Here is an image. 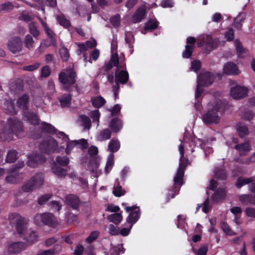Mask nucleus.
I'll list each match as a JSON object with an SVG mask.
<instances>
[{
	"label": "nucleus",
	"mask_w": 255,
	"mask_h": 255,
	"mask_svg": "<svg viewBox=\"0 0 255 255\" xmlns=\"http://www.w3.org/2000/svg\"><path fill=\"white\" fill-rule=\"evenodd\" d=\"M9 224L15 229L17 233L22 236V239L28 245H31L38 241V236L35 231H27V221L21 215L16 213L9 215Z\"/></svg>",
	"instance_id": "1"
},
{
	"label": "nucleus",
	"mask_w": 255,
	"mask_h": 255,
	"mask_svg": "<svg viewBox=\"0 0 255 255\" xmlns=\"http://www.w3.org/2000/svg\"><path fill=\"white\" fill-rule=\"evenodd\" d=\"M9 128L5 126L4 122H0V139L9 142L12 140L14 135L17 137L23 136V126L22 123L16 119H9L7 122Z\"/></svg>",
	"instance_id": "2"
},
{
	"label": "nucleus",
	"mask_w": 255,
	"mask_h": 255,
	"mask_svg": "<svg viewBox=\"0 0 255 255\" xmlns=\"http://www.w3.org/2000/svg\"><path fill=\"white\" fill-rule=\"evenodd\" d=\"M76 73L72 69L61 72L59 75V81L62 84L65 90L71 92L75 89L78 93L83 92V87L78 84L74 86L76 82Z\"/></svg>",
	"instance_id": "3"
},
{
	"label": "nucleus",
	"mask_w": 255,
	"mask_h": 255,
	"mask_svg": "<svg viewBox=\"0 0 255 255\" xmlns=\"http://www.w3.org/2000/svg\"><path fill=\"white\" fill-rule=\"evenodd\" d=\"M226 107L225 103L221 100H217L215 105L211 110H208L203 116V122L207 124L211 125L217 124L219 122L220 118L218 113H223Z\"/></svg>",
	"instance_id": "4"
},
{
	"label": "nucleus",
	"mask_w": 255,
	"mask_h": 255,
	"mask_svg": "<svg viewBox=\"0 0 255 255\" xmlns=\"http://www.w3.org/2000/svg\"><path fill=\"white\" fill-rule=\"evenodd\" d=\"M215 78L214 75L209 72H202L198 76L195 95L196 99L197 100L203 93L204 89L202 87L211 85L214 81Z\"/></svg>",
	"instance_id": "5"
},
{
	"label": "nucleus",
	"mask_w": 255,
	"mask_h": 255,
	"mask_svg": "<svg viewBox=\"0 0 255 255\" xmlns=\"http://www.w3.org/2000/svg\"><path fill=\"white\" fill-rule=\"evenodd\" d=\"M43 181V175L41 173H36L24 182L21 187V190L24 192H31L39 188L42 185Z\"/></svg>",
	"instance_id": "6"
},
{
	"label": "nucleus",
	"mask_w": 255,
	"mask_h": 255,
	"mask_svg": "<svg viewBox=\"0 0 255 255\" xmlns=\"http://www.w3.org/2000/svg\"><path fill=\"white\" fill-rule=\"evenodd\" d=\"M33 220L34 223L39 226L46 225L55 228L58 224V222L54 215L49 212L36 214Z\"/></svg>",
	"instance_id": "7"
},
{
	"label": "nucleus",
	"mask_w": 255,
	"mask_h": 255,
	"mask_svg": "<svg viewBox=\"0 0 255 255\" xmlns=\"http://www.w3.org/2000/svg\"><path fill=\"white\" fill-rule=\"evenodd\" d=\"M179 151L180 154V160L181 162L179 163V166L176 174V176L174 177V185L173 188L175 190V192L178 191L180 188V186L183 184V177L184 174V170L186 167V165L181 162L182 158L184 156V147L182 144H180L179 146Z\"/></svg>",
	"instance_id": "8"
},
{
	"label": "nucleus",
	"mask_w": 255,
	"mask_h": 255,
	"mask_svg": "<svg viewBox=\"0 0 255 255\" xmlns=\"http://www.w3.org/2000/svg\"><path fill=\"white\" fill-rule=\"evenodd\" d=\"M58 143L52 137H49L43 140L39 145V149L41 152L50 154L57 151Z\"/></svg>",
	"instance_id": "9"
},
{
	"label": "nucleus",
	"mask_w": 255,
	"mask_h": 255,
	"mask_svg": "<svg viewBox=\"0 0 255 255\" xmlns=\"http://www.w3.org/2000/svg\"><path fill=\"white\" fill-rule=\"evenodd\" d=\"M67 143V147L66 152L67 154L70 153L71 150L74 147L77 146L80 149H85L88 147V142L87 140L84 138L79 140H74L69 141V139L67 140L63 139Z\"/></svg>",
	"instance_id": "10"
},
{
	"label": "nucleus",
	"mask_w": 255,
	"mask_h": 255,
	"mask_svg": "<svg viewBox=\"0 0 255 255\" xmlns=\"http://www.w3.org/2000/svg\"><path fill=\"white\" fill-rule=\"evenodd\" d=\"M42 130L49 133L55 134L59 138H61L66 141L68 139V135L64 132L58 131L52 125L45 122L41 123Z\"/></svg>",
	"instance_id": "11"
},
{
	"label": "nucleus",
	"mask_w": 255,
	"mask_h": 255,
	"mask_svg": "<svg viewBox=\"0 0 255 255\" xmlns=\"http://www.w3.org/2000/svg\"><path fill=\"white\" fill-rule=\"evenodd\" d=\"M7 46L9 50L13 53H19L22 48V40L19 36L12 37L9 40Z\"/></svg>",
	"instance_id": "12"
},
{
	"label": "nucleus",
	"mask_w": 255,
	"mask_h": 255,
	"mask_svg": "<svg viewBox=\"0 0 255 255\" xmlns=\"http://www.w3.org/2000/svg\"><path fill=\"white\" fill-rule=\"evenodd\" d=\"M125 68H117L115 72L116 83L125 84L127 83L129 75L128 72L125 70Z\"/></svg>",
	"instance_id": "13"
},
{
	"label": "nucleus",
	"mask_w": 255,
	"mask_h": 255,
	"mask_svg": "<svg viewBox=\"0 0 255 255\" xmlns=\"http://www.w3.org/2000/svg\"><path fill=\"white\" fill-rule=\"evenodd\" d=\"M26 248V244L22 242H17L9 244L6 246V250L9 254H18Z\"/></svg>",
	"instance_id": "14"
},
{
	"label": "nucleus",
	"mask_w": 255,
	"mask_h": 255,
	"mask_svg": "<svg viewBox=\"0 0 255 255\" xmlns=\"http://www.w3.org/2000/svg\"><path fill=\"white\" fill-rule=\"evenodd\" d=\"M247 89L245 87L237 86L231 90V95L235 99H240L247 96Z\"/></svg>",
	"instance_id": "15"
},
{
	"label": "nucleus",
	"mask_w": 255,
	"mask_h": 255,
	"mask_svg": "<svg viewBox=\"0 0 255 255\" xmlns=\"http://www.w3.org/2000/svg\"><path fill=\"white\" fill-rule=\"evenodd\" d=\"M66 204L74 210H78L80 206V200L77 196L73 194L68 195L65 197Z\"/></svg>",
	"instance_id": "16"
},
{
	"label": "nucleus",
	"mask_w": 255,
	"mask_h": 255,
	"mask_svg": "<svg viewBox=\"0 0 255 255\" xmlns=\"http://www.w3.org/2000/svg\"><path fill=\"white\" fill-rule=\"evenodd\" d=\"M223 72L227 75H238L240 71L235 63L229 62L224 65Z\"/></svg>",
	"instance_id": "17"
},
{
	"label": "nucleus",
	"mask_w": 255,
	"mask_h": 255,
	"mask_svg": "<svg viewBox=\"0 0 255 255\" xmlns=\"http://www.w3.org/2000/svg\"><path fill=\"white\" fill-rule=\"evenodd\" d=\"M29 96L27 94H23L20 96L17 101V106L23 111V114L24 111L27 110L29 105Z\"/></svg>",
	"instance_id": "18"
},
{
	"label": "nucleus",
	"mask_w": 255,
	"mask_h": 255,
	"mask_svg": "<svg viewBox=\"0 0 255 255\" xmlns=\"http://www.w3.org/2000/svg\"><path fill=\"white\" fill-rule=\"evenodd\" d=\"M23 115L25 120L28 121L31 124L33 125L39 124L40 120L36 114L32 112L24 111Z\"/></svg>",
	"instance_id": "19"
},
{
	"label": "nucleus",
	"mask_w": 255,
	"mask_h": 255,
	"mask_svg": "<svg viewBox=\"0 0 255 255\" xmlns=\"http://www.w3.org/2000/svg\"><path fill=\"white\" fill-rule=\"evenodd\" d=\"M206 48L210 51L217 48L218 45V41L216 39L213 38L211 36H207L205 39Z\"/></svg>",
	"instance_id": "20"
},
{
	"label": "nucleus",
	"mask_w": 255,
	"mask_h": 255,
	"mask_svg": "<svg viewBox=\"0 0 255 255\" xmlns=\"http://www.w3.org/2000/svg\"><path fill=\"white\" fill-rule=\"evenodd\" d=\"M145 10L144 6L139 7L132 16L133 21L134 23L138 22L144 18Z\"/></svg>",
	"instance_id": "21"
},
{
	"label": "nucleus",
	"mask_w": 255,
	"mask_h": 255,
	"mask_svg": "<svg viewBox=\"0 0 255 255\" xmlns=\"http://www.w3.org/2000/svg\"><path fill=\"white\" fill-rule=\"evenodd\" d=\"M109 127L113 132L117 133L122 129L123 123L120 119L114 118L110 122Z\"/></svg>",
	"instance_id": "22"
},
{
	"label": "nucleus",
	"mask_w": 255,
	"mask_h": 255,
	"mask_svg": "<svg viewBox=\"0 0 255 255\" xmlns=\"http://www.w3.org/2000/svg\"><path fill=\"white\" fill-rule=\"evenodd\" d=\"M36 157L37 156H33L32 154L29 156L28 160L27 161V164L28 166L34 168L37 167L39 163L43 162V158L41 156H38L39 158L37 160L35 159Z\"/></svg>",
	"instance_id": "23"
},
{
	"label": "nucleus",
	"mask_w": 255,
	"mask_h": 255,
	"mask_svg": "<svg viewBox=\"0 0 255 255\" xmlns=\"http://www.w3.org/2000/svg\"><path fill=\"white\" fill-rule=\"evenodd\" d=\"M112 131L108 128H106L101 130L97 136V139L98 141H102L111 138Z\"/></svg>",
	"instance_id": "24"
},
{
	"label": "nucleus",
	"mask_w": 255,
	"mask_h": 255,
	"mask_svg": "<svg viewBox=\"0 0 255 255\" xmlns=\"http://www.w3.org/2000/svg\"><path fill=\"white\" fill-rule=\"evenodd\" d=\"M226 192L224 189L219 188L212 196V201L214 203L218 202L225 198Z\"/></svg>",
	"instance_id": "25"
},
{
	"label": "nucleus",
	"mask_w": 255,
	"mask_h": 255,
	"mask_svg": "<svg viewBox=\"0 0 255 255\" xmlns=\"http://www.w3.org/2000/svg\"><path fill=\"white\" fill-rule=\"evenodd\" d=\"M18 157V152L16 150L11 149L8 151L5 160L7 162L13 163L14 162Z\"/></svg>",
	"instance_id": "26"
},
{
	"label": "nucleus",
	"mask_w": 255,
	"mask_h": 255,
	"mask_svg": "<svg viewBox=\"0 0 255 255\" xmlns=\"http://www.w3.org/2000/svg\"><path fill=\"white\" fill-rule=\"evenodd\" d=\"M79 122L85 129H89L91 127V122L89 118L85 115H81L79 118Z\"/></svg>",
	"instance_id": "27"
},
{
	"label": "nucleus",
	"mask_w": 255,
	"mask_h": 255,
	"mask_svg": "<svg viewBox=\"0 0 255 255\" xmlns=\"http://www.w3.org/2000/svg\"><path fill=\"white\" fill-rule=\"evenodd\" d=\"M140 216L139 210L131 212L128 218H127V222L131 224L132 226L138 220Z\"/></svg>",
	"instance_id": "28"
},
{
	"label": "nucleus",
	"mask_w": 255,
	"mask_h": 255,
	"mask_svg": "<svg viewBox=\"0 0 255 255\" xmlns=\"http://www.w3.org/2000/svg\"><path fill=\"white\" fill-rule=\"evenodd\" d=\"M110 62L113 64L117 68H126L125 63H123L122 61L120 63L118 55L117 53L112 55Z\"/></svg>",
	"instance_id": "29"
},
{
	"label": "nucleus",
	"mask_w": 255,
	"mask_h": 255,
	"mask_svg": "<svg viewBox=\"0 0 255 255\" xmlns=\"http://www.w3.org/2000/svg\"><path fill=\"white\" fill-rule=\"evenodd\" d=\"M121 144L118 139H112L109 143L108 149L113 153L118 151L120 148Z\"/></svg>",
	"instance_id": "30"
},
{
	"label": "nucleus",
	"mask_w": 255,
	"mask_h": 255,
	"mask_svg": "<svg viewBox=\"0 0 255 255\" xmlns=\"http://www.w3.org/2000/svg\"><path fill=\"white\" fill-rule=\"evenodd\" d=\"M28 29L30 33L35 38H38L40 35V32L36 23L32 21L28 25Z\"/></svg>",
	"instance_id": "31"
},
{
	"label": "nucleus",
	"mask_w": 255,
	"mask_h": 255,
	"mask_svg": "<svg viewBox=\"0 0 255 255\" xmlns=\"http://www.w3.org/2000/svg\"><path fill=\"white\" fill-rule=\"evenodd\" d=\"M214 177L221 180H225L227 178V172L225 169L216 167L214 171Z\"/></svg>",
	"instance_id": "32"
},
{
	"label": "nucleus",
	"mask_w": 255,
	"mask_h": 255,
	"mask_svg": "<svg viewBox=\"0 0 255 255\" xmlns=\"http://www.w3.org/2000/svg\"><path fill=\"white\" fill-rule=\"evenodd\" d=\"M59 100L62 107H68L70 105L71 96L69 94H65L60 97Z\"/></svg>",
	"instance_id": "33"
},
{
	"label": "nucleus",
	"mask_w": 255,
	"mask_h": 255,
	"mask_svg": "<svg viewBox=\"0 0 255 255\" xmlns=\"http://www.w3.org/2000/svg\"><path fill=\"white\" fill-rule=\"evenodd\" d=\"M253 181V178L252 177L245 178L240 177L237 179L236 186L237 188H240L244 185L252 183Z\"/></svg>",
	"instance_id": "34"
},
{
	"label": "nucleus",
	"mask_w": 255,
	"mask_h": 255,
	"mask_svg": "<svg viewBox=\"0 0 255 255\" xmlns=\"http://www.w3.org/2000/svg\"><path fill=\"white\" fill-rule=\"evenodd\" d=\"M237 130L239 136L241 137L245 136L249 133L248 127L241 123H239L237 125Z\"/></svg>",
	"instance_id": "35"
},
{
	"label": "nucleus",
	"mask_w": 255,
	"mask_h": 255,
	"mask_svg": "<svg viewBox=\"0 0 255 255\" xmlns=\"http://www.w3.org/2000/svg\"><path fill=\"white\" fill-rule=\"evenodd\" d=\"M52 172L59 177H64L66 174V170L64 168L55 165L52 168Z\"/></svg>",
	"instance_id": "36"
},
{
	"label": "nucleus",
	"mask_w": 255,
	"mask_h": 255,
	"mask_svg": "<svg viewBox=\"0 0 255 255\" xmlns=\"http://www.w3.org/2000/svg\"><path fill=\"white\" fill-rule=\"evenodd\" d=\"M114 164V155L113 153L110 154L108 157L106 165L105 166V172L106 173H109L111 170Z\"/></svg>",
	"instance_id": "37"
},
{
	"label": "nucleus",
	"mask_w": 255,
	"mask_h": 255,
	"mask_svg": "<svg viewBox=\"0 0 255 255\" xmlns=\"http://www.w3.org/2000/svg\"><path fill=\"white\" fill-rule=\"evenodd\" d=\"M108 220L115 224H119L123 219L121 213H114L108 217Z\"/></svg>",
	"instance_id": "38"
},
{
	"label": "nucleus",
	"mask_w": 255,
	"mask_h": 255,
	"mask_svg": "<svg viewBox=\"0 0 255 255\" xmlns=\"http://www.w3.org/2000/svg\"><path fill=\"white\" fill-rule=\"evenodd\" d=\"M56 19L59 23L64 27L68 28L71 25L69 20L66 19L63 14L58 15Z\"/></svg>",
	"instance_id": "39"
},
{
	"label": "nucleus",
	"mask_w": 255,
	"mask_h": 255,
	"mask_svg": "<svg viewBox=\"0 0 255 255\" xmlns=\"http://www.w3.org/2000/svg\"><path fill=\"white\" fill-rule=\"evenodd\" d=\"M24 44L27 48L30 49L33 48L34 41L31 35L28 34L25 35L24 39Z\"/></svg>",
	"instance_id": "40"
},
{
	"label": "nucleus",
	"mask_w": 255,
	"mask_h": 255,
	"mask_svg": "<svg viewBox=\"0 0 255 255\" xmlns=\"http://www.w3.org/2000/svg\"><path fill=\"white\" fill-rule=\"evenodd\" d=\"M93 105L96 108H100L103 106L106 102L105 100L102 97H97L91 100Z\"/></svg>",
	"instance_id": "41"
},
{
	"label": "nucleus",
	"mask_w": 255,
	"mask_h": 255,
	"mask_svg": "<svg viewBox=\"0 0 255 255\" xmlns=\"http://www.w3.org/2000/svg\"><path fill=\"white\" fill-rule=\"evenodd\" d=\"M239 200L244 205H252V194L242 195L240 196Z\"/></svg>",
	"instance_id": "42"
},
{
	"label": "nucleus",
	"mask_w": 255,
	"mask_h": 255,
	"mask_svg": "<svg viewBox=\"0 0 255 255\" xmlns=\"http://www.w3.org/2000/svg\"><path fill=\"white\" fill-rule=\"evenodd\" d=\"M195 47V45H189L188 44H187L185 46V51L182 53V57L184 58H190L192 54Z\"/></svg>",
	"instance_id": "43"
},
{
	"label": "nucleus",
	"mask_w": 255,
	"mask_h": 255,
	"mask_svg": "<svg viewBox=\"0 0 255 255\" xmlns=\"http://www.w3.org/2000/svg\"><path fill=\"white\" fill-rule=\"evenodd\" d=\"M118 184L117 186H115L113 189V193L115 196L117 197H120L125 194V191L122 189V186L120 185L118 180Z\"/></svg>",
	"instance_id": "44"
},
{
	"label": "nucleus",
	"mask_w": 255,
	"mask_h": 255,
	"mask_svg": "<svg viewBox=\"0 0 255 255\" xmlns=\"http://www.w3.org/2000/svg\"><path fill=\"white\" fill-rule=\"evenodd\" d=\"M235 148L241 152H246L250 150V145L248 142H246L241 144H237Z\"/></svg>",
	"instance_id": "45"
},
{
	"label": "nucleus",
	"mask_w": 255,
	"mask_h": 255,
	"mask_svg": "<svg viewBox=\"0 0 255 255\" xmlns=\"http://www.w3.org/2000/svg\"><path fill=\"white\" fill-rule=\"evenodd\" d=\"M235 43L239 56L243 57V54L245 53V49L243 47L242 43L238 39L235 41Z\"/></svg>",
	"instance_id": "46"
},
{
	"label": "nucleus",
	"mask_w": 255,
	"mask_h": 255,
	"mask_svg": "<svg viewBox=\"0 0 255 255\" xmlns=\"http://www.w3.org/2000/svg\"><path fill=\"white\" fill-rule=\"evenodd\" d=\"M221 227L224 232L227 235L233 236L236 234L231 229L229 226L226 223L222 222L221 224Z\"/></svg>",
	"instance_id": "47"
},
{
	"label": "nucleus",
	"mask_w": 255,
	"mask_h": 255,
	"mask_svg": "<svg viewBox=\"0 0 255 255\" xmlns=\"http://www.w3.org/2000/svg\"><path fill=\"white\" fill-rule=\"evenodd\" d=\"M56 161L58 164L61 166H66L69 163V159L66 156H57Z\"/></svg>",
	"instance_id": "48"
},
{
	"label": "nucleus",
	"mask_w": 255,
	"mask_h": 255,
	"mask_svg": "<svg viewBox=\"0 0 255 255\" xmlns=\"http://www.w3.org/2000/svg\"><path fill=\"white\" fill-rule=\"evenodd\" d=\"M157 27V22L154 20H150L146 22L145 26V30H152Z\"/></svg>",
	"instance_id": "49"
},
{
	"label": "nucleus",
	"mask_w": 255,
	"mask_h": 255,
	"mask_svg": "<svg viewBox=\"0 0 255 255\" xmlns=\"http://www.w3.org/2000/svg\"><path fill=\"white\" fill-rule=\"evenodd\" d=\"M59 53L63 61H67L69 57V54L67 48L62 47L60 49Z\"/></svg>",
	"instance_id": "50"
},
{
	"label": "nucleus",
	"mask_w": 255,
	"mask_h": 255,
	"mask_svg": "<svg viewBox=\"0 0 255 255\" xmlns=\"http://www.w3.org/2000/svg\"><path fill=\"white\" fill-rule=\"evenodd\" d=\"M99 165V161L97 159H92L89 163V165L88 166V169L94 172L95 170H96Z\"/></svg>",
	"instance_id": "51"
},
{
	"label": "nucleus",
	"mask_w": 255,
	"mask_h": 255,
	"mask_svg": "<svg viewBox=\"0 0 255 255\" xmlns=\"http://www.w3.org/2000/svg\"><path fill=\"white\" fill-rule=\"evenodd\" d=\"M109 233L112 236H116L120 234L119 228L113 224H110L109 227Z\"/></svg>",
	"instance_id": "52"
},
{
	"label": "nucleus",
	"mask_w": 255,
	"mask_h": 255,
	"mask_svg": "<svg viewBox=\"0 0 255 255\" xmlns=\"http://www.w3.org/2000/svg\"><path fill=\"white\" fill-rule=\"evenodd\" d=\"M5 181L10 184H16L18 182V179L17 178V175H10L6 176L5 178Z\"/></svg>",
	"instance_id": "53"
},
{
	"label": "nucleus",
	"mask_w": 255,
	"mask_h": 255,
	"mask_svg": "<svg viewBox=\"0 0 255 255\" xmlns=\"http://www.w3.org/2000/svg\"><path fill=\"white\" fill-rule=\"evenodd\" d=\"M13 5L10 2H6L0 5V11H8L13 8Z\"/></svg>",
	"instance_id": "54"
},
{
	"label": "nucleus",
	"mask_w": 255,
	"mask_h": 255,
	"mask_svg": "<svg viewBox=\"0 0 255 255\" xmlns=\"http://www.w3.org/2000/svg\"><path fill=\"white\" fill-rule=\"evenodd\" d=\"M89 116L92 119L93 122L97 121L98 122L97 126H99V118L100 114L98 110H94L91 111L89 114Z\"/></svg>",
	"instance_id": "55"
},
{
	"label": "nucleus",
	"mask_w": 255,
	"mask_h": 255,
	"mask_svg": "<svg viewBox=\"0 0 255 255\" xmlns=\"http://www.w3.org/2000/svg\"><path fill=\"white\" fill-rule=\"evenodd\" d=\"M99 232L97 231L92 232L89 236L86 239L87 242L91 243L94 242L98 238Z\"/></svg>",
	"instance_id": "56"
},
{
	"label": "nucleus",
	"mask_w": 255,
	"mask_h": 255,
	"mask_svg": "<svg viewBox=\"0 0 255 255\" xmlns=\"http://www.w3.org/2000/svg\"><path fill=\"white\" fill-rule=\"evenodd\" d=\"M46 33L47 36L48 38L51 40V43L55 45L56 43V39L54 37V34L53 31L49 28H46V29H44Z\"/></svg>",
	"instance_id": "57"
},
{
	"label": "nucleus",
	"mask_w": 255,
	"mask_h": 255,
	"mask_svg": "<svg viewBox=\"0 0 255 255\" xmlns=\"http://www.w3.org/2000/svg\"><path fill=\"white\" fill-rule=\"evenodd\" d=\"M197 141H198L200 143L199 145L201 146V148L204 149L205 152V155L207 156L208 153H212L213 152V149L212 148L207 147L205 148V146L206 145V142L203 140H200V139H198Z\"/></svg>",
	"instance_id": "58"
},
{
	"label": "nucleus",
	"mask_w": 255,
	"mask_h": 255,
	"mask_svg": "<svg viewBox=\"0 0 255 255\" xmlns=\"http://www.w3.org/2000/svg\"><path fill=\"white\" fill-rule=\"evenodd\" d=\"M51 196L49 194L41 196L38 199V203L40 205L44 204L51 198Z\"/></svg>",
	"instance_id": "59"
},
{
	"label": "nucleus",
	"mask_w": 255,
	"mask_h": 255,
	"mask_svg": "<svg viewBox=\"0 0 255 255\" xmlns=\"http://www.w3.org/2000/svg\"><path fill=\"white\" fill-rule=\"evenodd\" d=\"M111 22L114 27H117L120 24V16L119 14L112 17L111 18Z\"/></svg>",
	"instance_id": "60"
},
{
	"label": "nucleus",
	"mask_w": 255,
	"mask_h": 255,
	"mask_svg": "<svg viewBox=\"0 0 255 255\" xmlns=\"http://www.w3.org/2000/svg\"><path fill=\"white\" fill-rule=\"evenodd\" d=\"M245 212L248 217L255 219V208L248 207L245 209Z\"/></svg>",
	"instance_id": "61"
},
{
	"label": "nucleus",
	"mask_w": 255,
	"mask_h": 255,
	"mask_svg": "<svg viewBox=\"0 0 255 255\" xmlns=\"http://www.w3.org/2000/svg\"><path fill=\"white\" fill-rule=\"evenodd\" d=\"M78 220V217L77 215L69 213L68 214L67 216V221L69 224H72L75 222H77Z\"/></svg>",
	"instance_id": "62"
},
{
	"label": "nucleus",
	"mask_w": 255,
	"mask_h": 255,
	"mask_svg": "<svg viewBox=\"0 0 255 255\" xmlns=\"http://www.w3.org/2000/svg\"><path fill=\"white\" fill-rule=\"evenodd\" d=\"M225 38L228 41H232L234 37V30L232 28H229L225 33Z\"/></svg>",
	"instance_id": "63"
},
{
	"label": "nucleus",
	"mask_w": 255,
	"mask_h": 255,
	"mask_svg": "<svg viewBox=\"0 0 255 255\" xmlns=\"http://www.w3.org/2000/svg\"><path fill=\"white\" fill-rule=\"evenodd\" d=\"M208 247L205 245H203L195 253L197 255H206Z\"/></svg>",
	"instance_id": "64"
}]
</instances>
